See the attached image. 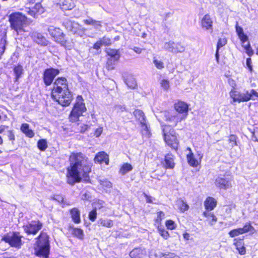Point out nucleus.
I'll return each mask as SVG.
<instances>
[{"label": "nucleus", "mask_w": 258, "mask_h": 258, "mask_svg": "<svg viewBox=\"0 0 258 258\" xmlns=\"http://www.w3.org/2000/svg\"><path fill=\"white\" fill-rule=\"evenodd\" d=\"M177 206L181 212L187 211L188 209V206L182 201L177 202Z\"/></svg>", "instance_id": "obj_43"}, {"label": "nucleus", "mask_w": 258, "mask_h": 258, "mask_svg": "<svg viewBox=\"0 0 258 258\" xmlns=\"http://www.w3.org/2000/svg\"><path fill=\"white\" fill-rule=\"evenodd\" d=\"M237 138L235 135H231L229 136L228 141L231 147L237 146Z\"/></svg>", "instance_id": "obj_46"}, {"label": "nucleus", "mask_w": 258, "mask_h": 258, "mask_svg": "<svg viewBox=\"0 0 258 258\" xmlns=\"http://www.w3.org/2000/svg\"><path fill=\"white\" fill-rule=\"evenodd\" d=\"M252 134L253 138L254 139L255 141L258 142V128L254 129Z\"/></svg>", "instance_id": "obj_59"}, {"label": "nucleus", "mask_w": 258, "mask_h": 258, "mask_svg": "<svg viewBox=\"0 0 258 258\" xmlns=\"http://www.w3.org/2000/svg\"><path fill=\"white\" fill-rule=\"evenodd\" d=\"M240 228L242 230L243 234L248 232H250L252 233L255 232V229L254 227L251 226L250 222L246 223L243 227Z\"/></svg>", "instance_id": "obj_36"}, {"label": "nucleus", "mask_w": 258, "mask_h": 258, "mask_svg": "<svg viewBox=\"0 0 258 258\" xmlns=\"http://www.w3.org/2000/svg\"><path fill=\"white\" fill-rule=\"evenodd\" d=\"M201 23L203 28L207 30H210L211 32L212 31L213 20L209 15L207 14L205 15L202 19Z\"/></svg>", "instance_id": "obj_20"}, {"label": "nucleus", "mask_w": 258, "mask_h": 258, "mask_svg": "<svg viewBox=\"0 0 258 258\" xmlns=\"http://www.w3.org/2000/svg\"><path fill=\"white\" fill-rule=\"evenodd\" d=\"M142 129V134L146 137H149L150 135V132L149 130V127L146 123V120L143 121V123H140Z\"/></svg>", "instance_id": "obj_37"}, {"label": "nucleus", "mask_w": 258, "mask_h": 258, "mask_svg": "<svg viewBox=\"0 0 258 258\" xmlns=\"http://www.w3.org/2000/svg\"><path fill=\"white\" fill-rule=\"evenodd\" d=\"M204 206L206 210L212 211L216 206V201L213 198L208 197L204 202Z\"/></svg>", "instance_id": "obj_25"}, {"label": "nucleus", "mask_w": 258, "mask_h": 258, "mask_svg": "<svg viewBox=\"0 0 258 258\" xmlns=\"http://www.w3.org/2000/svg\"><path fill=\"white\" fill-rule=\"evenodd\" d=\"M51 97L63 106H68L72 100V95L69 90L67 79L57 78L53 84Z\"/></svg>", "instance_id": "obj_2"}, {"label": "nucleus", "mask_w": 258, "mask_h": 258, "mask_svg": "<svg viewBox=\"0 0 258 258\" xmlns=\"http://www.w3.org/2000/svg\"><path fill=\"white\" fill-rule=\"evenodd\" d=\"M57 43L60 44L61 46H63L68 50H71L74 46V43L73 41V40L66 37V35L63 36L62 39H60Z\"/></svg>", "instance_id": "obj_22"}, {"label": "nucleus", "mask_w": 258, "mask_h": 258, "mask_svg": "<svg viewBox=\"0 0 258 258\" xmlns=\"http://www.w3.org/2000/svg\"><path fill=\"white\" fill-rule=\"evenodd\" d=\"M109 58H112L114 60H119L120 57V54L119 50L114 49L111 48H107L105 50Z\"/></svg>", "instance_id": "obj_28"}, {"label": "nucleus", "mask_w": 258, "mask_h": 258, "mask_svg": "<svg viewBox=\"0 0 258 258\" xmlns=\"http://www.w3.org/2000/svg\"><path fill=\"white\" fill-rule=\"evenodd\" d=\"M102 131H103V129L102 127H99V128H97L95 132V134H94L95 136L96 137H99L102 134Z\"/></svg>", "instance_id": "obj_61"}, {"label": "nucleus", "mask_w": 258, "mask_h": 258, "mask_svg": "<svg viewBox=\"0 0 258 258\" xmlns=\"http://www.w3.org/2000/svg\"><path fill=\"white\" fill-rule=\"evenodd\" d=\"M165 225L168 229L173 230L175 229L176 227V224L171 220H168L165 222Z\"/></svg>", "instance_id": "obj_47"}, {"label": "nucleus", "mask_w": 258, "mask_h": 258, "mask_svg": "<svg viewBox=\"0 0 258 258\" xmlns=\"http://www.w3.org/2000/svg\"><path fill=\"white\" fill-rule=\"evenodd\" d=\"M161 87L165 90H167L169 88V83L167 80L163 79L161 82Z\"/></svg>", "instance_id": "obj_55"}, {"label": "nucleus", "mask_w": 258, "mask_h": 258, "mask_svg": "<svg viewBox=\"0 0 258 258\" xmlns=\"http://www.w3.org/2000/svg\"><path fill=\"white\" fill-rule=\"evenodd\" d=\"M159 258H179L178 256L173 253H169L167 254L159 252Z\"/></svg>", "instance_id": "obj_49"}, {"label": "nucleus", "mask_w": 258, "mask_h": 258, "mask_svg": "<svg viewBox=\"0 0 258 258\" xmlns=\"http://www.w3.org/2000/svg\"><path fill=\"white\" fill-rule=\"evenodd\" d=\"M11 28L17 33V35L25 32V27L27 25V18L21 13H13L9 16Z\"/></svg>", "instance_id": "obj_3"}, {"label": "nucleus", "mask_w": 258, "mask_h": 258, "mask_svg": "<svg viewBox=\"0 0 258 258\" xmlns=\"http://www.w3.org/2000/svg\"><path fill=\"white\" fill-rule=\"evenodd\" d=\"M83 22L86 25L93 26L96 29H99L102 27L101 21H96L91 18L84 20Z\"/></svg>", "instance_id": "obj_32"}, {"label": "nucleus", "mask_w": 258, "mask_h": 258, "mask_svg": "<svg viewBox=\"0 0 258 258\" xmlns=\"http://www.w3.org/2000/svg\"><path fill=\"white\" fill-rule=\"evenodd\" d=\"M158 231L159 234L165 239H167L169 237V234L164 227L162 226H158Z\"/></svg>", "instance_id": "obj_41"}, {"label": "nucleus", "mask_w": 258, "mask_h": 258, "mask_svg": "<svg viewBox=\"0 0 258 258\" xmlns=\"http://www.w3.org/2000/svg\"><path fill=\"white\" fill-rule=\"evenodd\" d=\"M236 31L242 44L247 41L248 38L244 34L242 28L239 26L237 24L236 25Z\"/></svg>", "instance_id": "obj_30"}, {"label": "nucleus", "mask_w": 258, "mask_h": 258, "mask_svg": "<svg viewBox=\"0 0 258 258\" xmlns=\"http://www.w3.org/2000/svg\"><path fill=\"white\" fill-rule=\"evenodd\" d=\"M133 169V167L131 164L129 163H124L121 167L120 169V173L122 175H124L128 172L131 171Z\"/></svg>", "instance_id": "obj_39"}, {"label": "nucleus", "mask_w": 258, "mask_h": 258, "mask_svg": "<svg viewBox=\"0 0 258 258\" xmlns=\"http://www.w3.org/2000/svg\"><path fill=\"white\" fill-rule=\"evenodd\" d=\"M98 223L107 228H110L113 226V221L108 219H100L98 220Z\"/></svg>", "instance_id": "obj_35"}, {"label": "nucleus", "mask_w": 258, "mask_h": 258, "mask_svg": "<svg viewBox=\"0 0 258 258\" xmlns=\"http://www.w3.org/2000/svg\"><path fill=\"white\" fill-rule=\"evenodd\" d=\"M187 151H188V153L186 155V158L188 163L192 167H197L199 165V161L195 157L194 154L190 148H187Z\"/></svg>", "instance_id": "obj_23"}, {"label": "nucleus", "mask_w": 258, "mask_h": 258, "mask_svg": "<svg viewBox=\"0 0 258 258\" xmlns=\"http://www.w3.org/2000/svg\"><path fill=\"white\" fill-rule=\"evenodd\" d=\"M83 101L81 96H78L75 104L69 116V119L71 122L78 121L79 117L83 115V113L86 111L87 109Z\"/></svg>", "instance_id": "obj_5"}, {"label": "nucleus", "mask_w": 258, "mask_h": 258, "mask_svg": "<svg viewBox=\"0 0 258 258\" xmlns=\"http://www.w3.org/2000/svg\"><path fill=\"white\" fill-rule=\"evenodd\" d=\"M70 214L73 221L76 223L79 224L81 222L80 219V212L76 208H74L70 210Z\"/></svg>", "instance_id": "obj_26"}, {"label": "nucleus", "mask_w": 258, "mask_h": 258, "mask_svg": "<svg viewBox=\"0 0 258 258\" xmlns=\"http://www.w3.org/2000/svg\"><path fill=\"white\" fill-rule=\"evenodd\" d=\"M63 25L67 30L72 32L74 34H76L77 33V30L80 26L78 23L72 22L69 20H66L63 22Z\"/></svg>", "instance_id": "obj_21"}, {"label": "nucleus", "mask_w": 258, "mask_h": 258, "mask_svg": "<svg viewBox=\"0 0 258 258\" xmlns=\"http://www.w3.org/2000/svg\"><path fill=\"white\" fill-rule=\"evenodd\" d=\"M21 131L29 138H32L34 136L33 131L29 128V125L27 123H23L22 124Z\"/></svg>", "instance_id": "obj_31"}, {"label": "nucleus", "mask_w": 258, "mask_h": 258, "mask_svg": "<svg viewBox=\"0 0 258 258\" xmlns=\"http://www.w3.org/2000/svg\"><path fill=\"white\" fill-rule=\"evenodd\" d=\"M165 214L162 212L160 211L157 213V217L156 219V222L160 224L162 220L164 218Z\"/></svg>", "instance_id": "obj_54"}, {"label": "nucleus", "mask_w": 258, "mask_h": 258, "mask_svg": "<svg viewBox=\"0 0 258 258\" xmlns=\"http://www.w3.org/2000/svg\"><path fill=\"white\" fill-rule=\"evenodd\" d=\"M165 116L166 120L173 123L174 125H176L178 122L181 121L185 119V115H181L177 112L166 113Z\"/></svg>", "instance_id": "obj_14"}, {"label": "nucleus", "mask_w": 258, "mask_h": 258, "mask_svg": "<svg viewBox=\"0 0 258 258\" xmlns=\"http://www.w3.org/2000/svg\"><path fill=\"white\" fill-rule=\"evenodd\" d=\"M102 44L101 43L100 40L97 41L93 45V48L96 50H98L100 49V47L102 46Z\"/></svg>", "instance_id": "obj_63"}, {"label": "nucleus", "mask_w": 258, "mask_h": 258, "mask_svg": "<svg viewBox=\"0 0 258 258\" xmlns=\"http://www.w3.org/2000/svg\"><path fill=\"white\" fill-rule=\"evenodd\" d=\"M99 40L102 45L107 46L110 45L111 43V40L106 37H103Z\"/></svg>", "instance_id": "obj_53"}, {"label": "nucleus", "mask_w": 258, "mask_h": 258, "mask_svg": "<svg viewBox=\"0 0 258 258\" xmlns=\"http://www.w3.org/2000/svg\"><path fill=\"white\" fill-rule=\"evenodd\" d=\"M164 139L166 144L173 149L176 150L178 146V141L174 130L170 126L165 125L163 128Z\"/></svg>", "instance_id": "obj_6"}, {"label": "nucleus", "mask_w": 258, "mask_h": 258, "mask_svg": "<svg viewBox=\"0 0 258 258\" xmlns=\"http://www.w3.org/2000/svg\"><path fill=\"white\" fill-rule=\"evenodd\" d=\"M233 183L232 178L230 176H220L215 180L216 185L221 189L229 188L232 187Z\"/></svg>", "instance_id": "obj_9"}, {"label": "nucleus", "mask_w": 258, "mask_h": 258, "mask_svg": "<svg viewBox=\"0 0 258 258\" xmlns=\"http://www.w3.org/2000/svg\"><path fill=\"white\" fill-rule=\"evenodd\" d=\"M97 213L96 210H93L89 213V219L92 221H94L96 218Z\"/></svg>", "instance_id": "obj_56"}, {"label": "nucleus", "mask_w": 258, "mask_h": 258, "mask_svg": "<svg viewBox=\"0 0 258 258\" xmlns=\"http://www.w3.org/2000/svg\"><path fill=\"white\" fill-rule=\"evenodd\" d=\"M118 60H114L112 58H108L106 63V67L107 69L108 70L114 69V66Z\"/></svg>", "instance_id": "obj_42"}, {"label": "nucleus", "mask_w": 258, "mask_h": 258, "mask_svg": "<svg viewBox=\"0 0 258 258\" xmlns=\"http://www.w3.org/2000/svg\"><path fill=\"white\" fill-rule=\"evenodd\" d=\"M126 85L131 89H135L137 86V82L134 78L130 77L125 80Z\"/></svg>", "instance_id": "obj_40"}, {"label": "nucleus", "mask_w": 258, "mask_h": 258, "mask_svg": "<svg viewBox=\"0 0 258 258\" xmlns=\"http://www.w3.org/2000/svg\"><path fill=\"white\" fill-rule=\"evenodd\" d=\"M42 227V223L39 221H33L23 226L25 231L28 234L35 235Z\"/></svg>", "instance_id": "obj_12"}, {"label": "nucleus", "mask_w": 258, "mask_h": 258, "mask_svg": "<svg viewBox=\"0 0 258 258\" xmlns=\"http://www.w3.org/2000/svg\"><path fill=\"white\" fill-rule=\"evenodd\" d=\"M48 32L49 34L51 36L53 41L57 43L65 34L63 31L59 28L55 27L53 26H50L48 28Z\"/></svg>", "instance_id": "obj_13"}, {"label": "nucleus", "mask_w": 258, "mask_h": 258, "mask_svg": "<svg viewBox=\"0 0 258 258\" xmlns=\"http://www.w3.org/2000/svg\"><path fill=\"white\" fill-rule=\"evenodd\" d=\"M226 43H227V40L225 38H221L219 39L218 42L217 43L216 49L219 50V49L221 47L225 45Z\"/></svg>", "instance_id": "obj_51"}, {"label": "nucleus", "mask_w": 258, "mask_h": 258, "mask_svg": "<svg viewBox=\"0 0 258 258\" xmlns=\"http://www.w3.org/2000/svg\"><path fill=\"white\" fill-rule=\"evenodd\" d=\"M229 95L232 99V101L231 102L232 104L234 102H247L251 99V89L240 91L233 89L230 91Z\"/></svg>", "instance_id": "obj_7"}, {"label": "nucleus", "mask_w": 258, "mask_h": 258, "mask_svg": "<svg viewBox=\"0 0 258 258\" xmlns=\"http://www.w3.org/2000/svg\"><path fill=\"white\" fill-rule=\"evenodd\" d=\"M165 167L166 168L173 169L174 167L173 156L171 154H168L165 156Z\"/></svg>", "instance_id": "obj_29"}, {"label": "nucleus", "mask_w": 258, "mask_h": 258, "mask_svg": "<svg viewBox=\"0 0 258 258\" xmlns=\"http://www.w3.org/2000/svg\"><path fill=\"white\" fill-rule=\"evenodd\" d=\"M22 237L19 233L13 232L5 235L3 240L8 243L12 247L19 249L22 245Z\"/></svg>", "instance_id": "obj_8"}, {"label": "nucleus", "mask_w": 258, "mask_h": 258, "mask_svg": "<svg viewBox=\"0 0 258 258\" xmlns=\"http://www.w3.org/2000/svg\"><path fill=\"white\" fill-rule=\"evenodd\" d=\"M234 244L236 246L238 253L241 255H243L246 253V249L244 246V242L242 240H237L234 239Z\"/></svg>", "instance_id": "obj_24"}, {"label": "nucleus", "mask_w": 258, "mask_h": 258, "mask_svg": "<svg viewBox=\"0 0 258 258\" xmlns=\"http://www.w3.org/2000/svg\"><path fill=\"white\" fill-rule=\"evenodd\" d=\"M174 108L177 113L181 115L184 116L186 118L188 114V106L186 103L182 101H179L175 103Z\"/></svg>", "instance_id": "obj_15"}, {"label": "nucleus", "mask_w": 258, "mask_h": 258, "mask_svg": "<svg viewBox=\"0 0 258 258\" xmlns=\"http://www.w3.org/2000/svg\"><path fill=\"white\" fill-rule=\"evenodd\" d=\"M242 46L245 48V49L246 50V53L249 56H251L252 54V50L250 48V45L248 43L246 44H242Z\"/></svg>", "instance_id": "obj_57"}, {"label": "nucleus", "mask_w": 258, "mask_h": 258, "mask_svg": "<svg viewBox=\"0 0 258 258\" xmlns=\"http://www.w3.org/2000/svg\"><path fill=\"white\" fill-rule=\"evenodd\" d=\"M251 92L252 100H255V97L258 98V93L256 91L253 89H251Z\"/></svg>", "instance_id": "obj_62"}, {"label": "nucleus", "mask_w": 258, "mask_h": 258, "mask_svg": "<svg viewBox=\"0 0 258 258\" xmlns=\"http://www.w3.org/2000/svg\"><path fill=\"white\" fill-rule=\"evenodd\" d=\"M94 161L95 163L100 164L104 162L106 165H108L109 161V156L105 152L103 151L100 152L96 155L94 158Z\"/></svg>", "instance_id": "obj_18"}, {"label": "nucleus", "mask_w": 258, "mask_h": 258, "mask_svg": "<svg viewBox=\"0 0 258 258\" xmlns=\"http://www.w3.org/2000/svg\"><path fill=\"white\" fill-rule=\"evenodd\" d=\"M6 133L9 140L12 142V144H14V142L15 140V136L14 131L13 130H9L7 129Z\"/></svg>", "instance_id": "obj_48"}, {"label": "nucleus", "mask_w": 258, "mask_h": 258, "mask_svg": "<svg viewBox=\"0 0 258 258\" xmlns=\"http://www.w3.org/2000/svg\"><path fill=\"white\" fill-rule=\"evenodd\" d=\"M70 165L67 168V183L73 185L83 180L88 182L89 173L92 164L88 158L81 153H72L70 157Z\"/></svg>", "instance_id": "obj_1"}, {"label": "nucleus", "mask_w": 258, "mask_h": 258, "mask_svg": "<svg viewBox=\"0 0 258 258\" xmlns=\"http://www.w3.org/2000/svg\"><path fill=\"white\" fill-rule=\"evenodd\" d=\"M59 71L57 69L50 68L46 69L43 75V79L46 86H49L53 82L54 78L59 74Z\"/></svg>", "instance_id": "obj_11"}, {"label": "nucleus", "mask_w": 258, "mask_h": 258, "mask_svg": "<svg viewBox=\"0 0 258 258\" xmlns=\"http://www.w3.org/2000/svg\"><path fill=\"white\" fill-rule=\"evenodd\" d=\"M164 48L165 50L173 53H182L185 50V47L181 43L174 42L172 41L166 42Z\"/></svg>", "instance_id": "obj_10"}, {"label": "nucleus", "mask_w": 258, "mask_h": 258, "mask_svg": "<svg viewBox=\"0 0 258 258\" xmlns=\"http://www.w3.org/2000/svg\"><path fill=\"white\" fill-rule=\"evenodd\" d=\"M246 66L250 71H252L251 59L250 58H247L246 61Z\"/></svg>", "instance_id": "obj_60"}, {"label": "nucleus", "mask_w": 258, "mask_h": 258, "mask_svg": "<svg viewBox=\"0 0 258 258\" xmlns=\"http://www.w3.org/2000/svg\"><path fill=\"white\" fill-rule=\"evenodd\" d=\"M38 148L41 151H44L47 147V142L46 140L41 139L38 141Z\"/></svg>", "instance_id": "obj_44"}, {"label": "nucleus", "mask_w": 258, "mask_h": 258, "mask_svg": "<svg viewBox=\"0 0 258 258\" xmlns=\"http://www.w3.org/2000/svg\"><path fill=\"white\" fill-rule=\"evenodd\" d=\"M115 110L117 112H123L125 110V107L121 105H116L115 106Z\"/></svg>", "instance_id": "obj_58"}, {"label": "nucleus", "mask_w": 258, "mask_h": 258, "mask_svg": "<svg viewBox=\"0 0 258 258\" xmlns=\"http://www.w3.org/2000/svg\"><path fill=\"white\" fill-rule=\"evenodd\" d=\"M69 231L75 236L80 239L84 238V232L82 229L78 228H75L74 226L69 227Z\"/></svg>", "instance_id": "obj_27"}, {"label": "nucleus", "mask_w": 258, "mask_h": 258, "mask_svg": "<svg viewBox=\"0 0 258 258\" xmlns=\"http://www.w3.org/2000/svg\"><path fill=\"white\" fill-rule=\"evenodd\" d=\"M134 115L136 118L139 120L140 123H143L146 120V117L144 112L139 109H136L134 112Z\"/></svg>", "instance_id": "obj_34"}, {"label": "nucleus", "mask_w": 258, "mask_h": 258, "mask_svg": "<svg viewBox=\"0 0 258 258\" xmlns=\"http://www.w3.org/2000/svg\"><path fill=\"white\" fill-rule=\"evenodd\" d=\"M100 185H101L103 187L106 188H111L112 187V183L109 181L107 179H103L102 180L100 179L99 180Z\"/></svg>", "instance_id": "obj_50"}, {"label": "nucleus", "mask_w": 258, "mask_h": 258, "mask_svg": "<svg viewBox=\"0 0 258 258\" xmlns=\"http://www.w3.org/2000/svg\"><path fill=\"white\" fill-rule=\"evenodd\" d=\"M37 245L34 248L36 255L47 258L49 253V243L48 236L46 233L41 232L37 238Z\"/></svg>", "instance_id": "obj_4"}, {"label": "nucleus", "mask_w": 258, "mask_h": 258, "mask_svg": "<svg viewBox=\"0 0 258 258\" xmlns=\"http://www.w3.org/2000/svg\"><path fill=\"white\" fill-rule=\"evenodd\" d=\"M229 235L231 237H234L239 235L242 234V230L240 228L234 229L229 232Z\"/></svg>", "instance_id": "obj_45"}, {"label": "nucleus", "mask_w": 258, "mask_h": 258, "mask_svg": "<svg viewBox=\"0 0 258 258\" xmlns=\"http://www.w3.org/2000/svg\"><path fill=\"white\" fill-rule=\"evenodd\" d=\"M31 36L33 40L38 44L46 46L48 44V41L41 33L33 32Z\"/></svg>", "instance_id": "obj_17"}, {"label": "nucleus", "mask_w": 258, "mask_h": 258, "mask_svg": "<svg viewBox=\"0 0 258 258\" xmlns=\"http://www.w3.org/2000/svg\"><path fill=\"white\" fill-rule=\"evenodd\" d=\"M203 215L208 218L209 224L211 226L214 225L217 221V218L213 213L204 212Z\"/></svg>", "instance_id": "obj_33"}, {"label": "nucleus", "mask_w": 258, "mask_h": 258, "mask_svg": "<svg viewBox=\"0 0 258 258\" xmlns=\"http://www.w3.org/2000/svg\"><path fill=\"white\" fill-rule=\"evenodd\" d=\"M146 255V250L142 248H135L130 253L131 258H144Z\"/></svg>", "instance_id": "obj_19"}, {"label": "nucleus", "mask_w": 258, "mask_h": 258, "mask_svg": "<svg viewBox=\"0 0 258 258\" xmlns=\"http://www.w3.org/2000/svg\"><path fill=\"white\" fill-rule=\"evenodd\" d=\"M55 2L63 10H72L75 6V0H55Z\"/></svg>", "instance_id": "obj_16"}, {"label": "nucleus", "mask_w": 258, "mask_h": 258, "mask_svg": "<svg viewBox=\"0 0 258 258\" xmlns=\"http://www.w3.org/2000/svg\"><path fill=\"white\" fill-rule=\"evenodd\" d=\"M153 63L158 69L161 70L164 67L163 62L161 60L156 59L155 58H154Z\"/></svg>", "instance_id": "obj_52"}, {"label": "nucleus", "mask_w": 258, "mask_h": 258, "mask_svg": "<svg viewBox=\"0 0 258 258\" xmlns=\"http://www.w3.org/2000/svg\"><path fill=\"white\" fill-rule=\"evenodd\" d=\"M89 126L87 124H83L81 126L80 132L81 133H84L88 128Z\"/></svg>", "instance_id": "obj_64"}, {"label": "nucleus", "mask_w": 258, "mask_h": 258, "mask_svg": "<svg viewBox=\"0 0 258 258\" xmlns=\"http://www.w3.org/2000/svg\"><path fill=\"white\" fill-rule=\"evenodd\" d=\"M23 69L22 66L18 65L15 66L14 68V72L16 76V81H17L18 79L21 77L23 74Z\"/></svg>", "instance_id": "obj_38"}]
</instances>
